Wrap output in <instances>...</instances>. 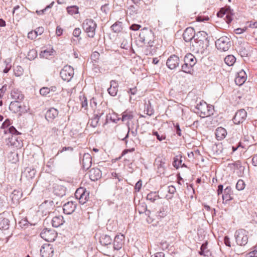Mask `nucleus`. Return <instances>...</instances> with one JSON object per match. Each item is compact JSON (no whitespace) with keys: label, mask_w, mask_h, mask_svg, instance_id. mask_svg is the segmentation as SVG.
Returning a JSON list of instances; mask_svg holds the SVG:
<instances>
[{"label":"nucleus","mask_w":257,"mask_h":257,"mask_svg":"<svg viewBox=\"0 0 257 257\" xmlns=\"http://www.w3.org/2000/svg\"><path fill=\"white\" fill-rule=\"evenodd\" d=\"M11 95L12 98L16 100V101L11 103L10 108L14 111L20 113L27 111V109L24 108V104L19 102V100H22L24 97L21 92L18 89H14L12 91Z\"/></svg>","instance_id":"obj_1"},{"label":"nucleus","mask_w":257,"mask_h":257,"mask_svg":"<svg viewBox=\"0 0 257 257\" xmlns=\"http://www.w3.org/2000/svg\"><path fill=\"white\" fill-rule=\"evenodd\" d=\"M192 43L191 48L195 53L206 55L209 45V41L194 40Z\"/></svg>","instance_id":"obj_2"},{"label":"nucleus","mask_w":257,"mask_h":257,"mask_svg":"<svg viewBox=\"0 0 257 257\" xmlns=\"http://www.w3.org/2000/svg\"><path fill=\"white\" fill-rule=\"evenodd\" d=\"M82 27L88 37L94 38L97 24L93 20L91 19L85 20L82 24Z\"/></svg>","instance_id":"obj_3"},{"label":"nucleus","mask_w":257,"mask_h":257,"mask_svg":"<svg viewBox=\"0 0 257 257\" xmlns=\"http://www.w3.org/2000/svg\"><path fill=\"white\" fill-rule=\"evenodd\" d=\"M210 106H208L207 104L204 101H200L197 104L195 107L194 112L199 115L201 117L210 116L213 113L210 112Z\"/></svg>","instance_id":"obj_4"},{"label":"nucleus","mask_w":257,"mask_h":257,"mask_svg":"<svg viewBox=\"0 0 257 257\" xmlns=\"http://www.w3.org/2000/svg\"><path fill=\"white\" fill-rule=\"evenodd\" d=\"M236 243L240 246H244L248 242V232L244 229H239L234 233Z\"/></svg>","instance_id":"obj_5"},{"label":"nucleus","mask_w":257,"mask_h":257,"mask_svg":"<svg viewBox=\"0 0 257 257\" xmlns=\"http://www.w3.org/2000/svg\"><path fill=\"white\" fill-rule=\"evenodd\" d=\"M215 45L217 49L225 52L230 48L231 42L228 37L222 36L215 41Z\"/></svg>","instance_id":"obj_6"},{"label":"nucleus","mask_w":257,"mask_h":257,"mask_svg":"<svg viewBox=\"0 0 257 257\" xmlns=\"http://www.w3.org/2000/svg\"><path fill=\"white\" fill-rule=\"evenodd\" d=\"M40 235L46 241L51 242L55 240L57 233L53 229L45 228L42 231Z\"/></svg>","instance_id":"obj_7"},{"label":"nucleus","mask_w":257,"mask_h":257,"mask_svg":"<svg viewBox=\"0 0 257 257\" xmlns=\"http://www.w3.org/2000/svg\"><path fill=\"white\" fill-rule=\"evenodd\" d=\"M179 58L175 54L171 55L169 56L166 62L167 67L171 70L176 69L179 66Z\"/></svg>","instance_id":"obj_8"},{"label":"nucleus","mask_w":257,"mask_h":257,"mask_svg":"<svg viewBox=\"0 0 257 257\" xmlns=\"http://www.w3.org/2000/svg\"><path fill=\"white\" fill-rule=\"evenodd\" d=\"M247 116V112L244 109H240L235 114L233 118V121L236 124L242 123Z\"/></svg>","instance_id":"obj_9"},{"label":"nucleus","mask_w":257,"mask_h":257,"mask_svg":"<svg viewBox=\"0 0 257 257\" xmlns=\"http://www.w3.org/2000/svg\"><path fill=\"white\" fill-rule=\"evenodd\" d=\"M154 164L157 167L158 173L160 175L164 174L166 168L165 159L158 157L155 159Z\"/></svg>","instance_id":"obj_10"},{"label":"nucleus","mask_w":257,"mask_h":257,"mask_svg":"<svg viewBox=\"0 0 257 257\" xmlns=\"http://www.w3.org/2000/svg\"><path fill=\"white\" fill-rule=\"evenodd\" d=\"M54 252V249L52 245L44 244L41 248L40 253L42 257H52Z\"/></svg>","instance_id":"obj_11"},{"label":"nucleus","mask_w":257,"mask_h":257,"mask_svg":"<svg viewBox=\"0 0 257 257\" xmlns=\"http://www.w3.org/2000/svg\"><path fill=\"white\" fill-rule=\"evenodd\" d=\"M3 139L5 141L7 145L9 146H13L18 148V141L12 134H8L7 131H5V136H3Z\"/></svg>","instance_id":"obj_12"},{"label":"nucleus","mask_w":257,"mask_h":257,"mask_svg":"<svg viewBox=\"0 0 257 257\" xmlns=\"http://www.w3.org/2000/svg\"><path fill=\"white\" fill-rule=\"evenodd\" d=\"M195 34V31L193 28L188 27L186 28L183 34L184 41L188 42L191 41L193 39L194 40Z\"/></svg>","instance_id":"obj_13"},{"label":"nucleus","mask_w":257,"mask_h":257,"mask_svg":"<svg viewBox=\"0 0 257 257\" xmlns=\"http://www.w3.org/2000/svg\"><path fill=\"white\" fill-rule=\"evenodd\" d=\"M84 170H88L91 166L92 158L90 154L88 153L84 154L82 159L80 160Z\"/></svg>","instance_id":"obj_14"},{"label":"nucleus","mask_w":257,"mask_h":257,"mask_svg":"<svg viewBox=\"0 0 257 257\" xmlns=\"http://www.w3.org/2000/svg\"><path fill=\"white\" fill-rule=\"evenodd\" d=\"M248 44L245 42H241L237 45L236 50L241 57H246L248 55Z\"/></svg>","instance_id":"obj_15"},{"label":"nucleus","mask_w":257,"mask_h":257,"mask_svg":"<svg viewBox=\"0 0 257 257\" xmlns=\"http://www.w3.org/2000/svg\"><path fill=\"white\" fill-rule=\"evenodd\" d=\"M232 192L231 188L230 186L226 187L223 191V193L222 195V198L223 200V203H227V201L233 199Z\"/></svg>","instance_id":"obj_16"},{"label":"nucleus","mask_w":257,"mask_h":257,"mask_svg":"<svg viewBox=\"0 0 257 257\" xmlns=\"http://www.w3.org/2000/svg\"><path fill=\"white\" fill-rule=\"evenodd\" d=\"M101 171L97 168L91 169L89 172V178L93 181L99 179L101 177Z\"/></svg>","instance_id":"obj_17"},{"label":"nucleus","mask_w":257,"mask_h":257,"mask_svg":"<svg viewBox=\"0 0 257 257\" xmlns=\"http://www.w3.org/2000/svg\"><path fill=\"white\" fill-rule=\"evenodd\" d=\"M124 236L122 234L116 235L114 238L113 248L115 250L121 248L123 244Z\"/></svg>","instance_id":"obj_18"},{"label":"nucleus","mask_w":257,"mask_h":257,"mask_svg":"<svg viewBox=\"0 0 257 257\" xmlns=\"http://www.w3.org/2000/svg\"><path fill=\"white\" fill-rule=\"evenodd\" d=\"M246 74L243 70L237 73V76L235 78L234 81L236 85L240 86L242 85L246 79Z\"/></svg>","instance_id":"obj_19"},{"label":"nucleus","mask_w":257,"mask_h":257,"mask_svg":"<svg viewBox=\"0 0 257 257\" xmlns=\"http://www.w3.org/2000/svg\"><path fill=\"white\" fill-rule=\"evenodd\" d=\"M11 61V58H8L0 64V71L5 73H8L12 68Z\"/></svg>","instance_id":"obj_20"},{"label":"nucleus","mask_w":257,"mask_h":257,"mask_svg":"<svg viewBox=\"0 0 257 257\" xmlns=\"http://www.w3.org/2000/svg\"><path fill=\"white\" fill-rule=\"evenodd\" d=\"M110 83V87L107 89L108 92L111 96H114L118 91V83L115 80H111Z\"/></svg>","instance_id":"obj_21"},{"label":"nucleus","mask_w":257,"mask_h":257,"mask_svg":"<svg viewBox=\"0 0 257 257\" xmlns=\"http://www.w3.org/2000/svg\"><path fill=\"white\" fill-rule=\"evenodd\" d=\"M58 114V111L56 109L51 108L46 112L45 117L48 121L53 120Z\"/></svg>","instance_id":"obj_22"},{"label":"nucleus","mask_w":257,"mask_h":257,"mask_svg":"<svg viewBox=\"0 0 257 257\" xmlns=\"http://www.w3.org/2000/svg\"><path fill=\"white\" fill-rule=\"evenodd\" d=\"M103 114V112H98L94 114V117L88 121V124L93 127H96L98 125L100 117Z\"/></svg>","instance_id":"obj_23"},{"label":"nucleus","mask_w":257,"mask_h":257,"mask_svg":"<svg viewBox=\"0 0 257 257\" xmlns=\"http://www.w3.org/2000/svg\"><path fill=\"white\" fill-rule=\"evenodd\" d=\"M56 52L53 48H49L41 51L40 55L41 57L49 59L55 55Z\"/></svg>","instance_id":"obj_24"},{"label":"nucleus","mask_w":257,"mask_h":257,"mask_svg":"<svg viewBox=\"0 0 257 257\" xmlns=\"http://www.w3.org/2000/svg\"><path fill=\"white\" fill-rule=\"evenodd\" d=\"M227 135L226 130L223 127H219L215 130V135L218 140H221L225 138Z\"/></svg>","instance_id":"obj_25"},{"label":"nucleus","mask_w":257,"mask_h":257,"mask_svg":"<svg viewBox=\"0 0 257 257\" xmlns=\"http://www.w3.org/2000/svg\"><path fill=\"white\" fill-rule=\"evenodd\" d=\"M74 74V69L70 65H65V76L67 77L65 78V81H70L73 77Z\"/></svg>","instance_id":"obj_26"},{"label":"nucleus","mask_w":257,"mask_h":257,"mask_svg":"<svg viewBox=\"0 0 257 257\" xmlns=\"http://www.w3.org/2000/svg\"><path fill=\"white\" fill-rule=\"evenodd\" d=\"M194 40L209 41L207 34L204 31H199L196 33Z\"/></svg>","instance_id":"obj_27"},{"label":"nucleus","mask_w":257,"mask_h":257,"mask_svg":"<svg viewBox=\"0 0 257 257\" xmlns=\"http://www.w3.org/2000/svg\"><path fill=\"white\" fill-rule=\"evenodd\" d=\"M76 205L73 201H70L65 203V214H70L74 212Z\"/></svg>","instance_id":"obj_28"},{"label":"nucleus","mask_w":257,"mask_h":257,"mask_svg":"<svg viewBox=\"0 0 257 257\" xmlns=\"http://www.w3.org/2000/svg\"><path fill=\"white\" fill-rule=\"evenodd\" d=\"M184 60H185L187 63L190 64L192 66H194L197 62L196 58L191 53L187 54L184 58Z\"/></svg>","instance_id":"obj_29"},{"label":"nucleus","mask_w":257,"mask_h":257,"mask_svg":"<svg viewBox=\"0 0 257 257\" xmlns=\"http://www.w3.org/2000/svg\"><path fill=\"white\" fill-rule=\"evenodd\" d=\"M134 117L133 112L130 110H126L122 113L121 120L122 121H127L132 120Z\"/></svg>","instance_id":"obj_30"},{"label":"nucleus","mask_w":257,"mask_h":257,"mask_svg":"<svg viewBox=\"0 0 257 257\" xmlns=\"http://www.w3.org/2000/svg\"><path fill=\"white\" fill-rule=\"evenodd\" d=\"M111 241L112 239L109 235L106 234L102 235L100 237V242L103 245L106 246L110 244Z\"/></svg>","instance_id":"obj_31"},{"label":"nucleus","mask_w":257,"mask_h":257,"mask_svg":"<svg viewBox=\"0 0 257 257\" xmlns=\"http://www.w3.org/2000/svg\"><path fill=\"white\" fill-rule=\"evenodd\" d=\"M63 218L62 216H55L52 220V224L53 227H58L63 223Z\"/></svg>","instance_id":"obj_32"},{"label":"nucleus","mask_w":257,"mask_h":257,"mask_svg":"<svg viewBox=\"0 0 257 257\" xmlns=\"http://www.w3.org/2000/svg\"><path fill=\"white\" fill-rule=\"evenodd\" d=\"M217 15L218 17H223L225 15V19H226V21L227 24H229L232 21L231 16L228 14H226V12L223 8L221 9L220 11L217 13Z\"/></svg>","instance_id":"obj_33"},{"label":"nucleus","mask_w":257,"mask_h":257,"mask_svg":"<svg viewBox=\"0 0 257 257\" xmlns=\"http://www.w3.org/2000/svg\"><path fill=\"white\" fill-rule=\"evenodd\" d=\"M56 89V88L55 86H52L51 88H48L47 87H43L40 89V93L41 95L45 96L47 94H48L51 91H55Z\"/></svg>","instance_id":"obj_34"},{"label":"nucleus","mask_w":257,"mask_h":257,"mask_svg":"<svg viewBox=\"0 0 257 257\" xmlns=\"http://www.w3.org/2000/svg\"><path fill=\"white\" fill-rule=\"evenodd\" d=\"M184 64H183L181 67L182 71L186 73L191 74V72L193 70V66L191 65L190 64H189L188 63H187V62H186L185 60H184Z\"/></svg>","instance_id":"obj_35"},{"label":"nucleus","mask_w":257,"mask_h":257,"mask_svg":"<svg viewBox=\"0 0 257 257\" xmlns=\"http://www.w3.org/2000/svg\"><path fill=\"white\" fill-rule=\"evenodd\" d=\"M75 156V153L73 152V148L72 147H65V157L67 159L71 160Z\"/></svg>","instance_id":"obj_36"},{"label":"nucleus","mask_w":257,"mask_h":257,"mask_svg":"<svg viewBox=\"0 0 257 257\" xmlns=\"http://www.w3.org/2000/svg\"><path fill=\"white\" fill-rule=\"evenodd\" d=\"M160 198L159 195L156 192H151L147 196V199L153 203Z\"/></svg>","instance_id":"obj_37"},{"label":"nucleus","mask_w":257,"mask_h":257,"mask_svg":"<svg viewBox=\"0 0 257 257\" xmlns=\"http://www.w3.org/2000/svg\"><path fill=\"white\" fill-rule=\"evenodd\" d=\"M122 23L120 22H116L111 26V30L114 33H119L122 30Z\"/></svg>","instance_id":"obj_38"},{"label":"nucleus","mask_w":257,"mask_h":257,"mask_svg":"<svg viewBox=\"0 0 257 257\" xmlns=\"http://www.w3.org/2000/svg\"><path fill=\"white\" fill-rule=\"evenodd\" d=\"M236 58L232 55H229L224 58L225 63L229 66H232L235 62Z\"/></svg>","instance_id":"obj_39"},{"label":"nucleus","mask_w":257,"mask_h":257,"mask_svg":"<svg viewBox=\"0 0 257 257\" xmlns=\"http://www.w3.org/2000/svg\"><path fill=\"white\" fill-rule=\"evenodd\" d=\"M182 162L181 157L176 156L174 158L173 165L176 169H178L180 166L186 167L184 164L182 165Z\"/></svg>","instance_id":"obj_40"},{"label":"nucleus","mask_w":257,"mask_h":257,"mask_svg":"<svg viewBox=\"0 0 257 257\" xmlns=\"http://www.w3.org/2000/svg\"><path fill=\"white\" fill-rule=\"evenodd\" d=\"M9 221L4 217L0 218V229H7L9 228Z\"/></svg>","instance_id":"obj_41"},{"label":"nucleus","mask_w":257,"mask_h":257,"mask_svg":"<svg viewBox=\"0 0 257 257\" xmlns=\"http://www.w3.org/2000/svg\"><path fill=\"white\" fill-rule=\"evenodd\" d=\"M150 32H148L146 29H144L139 35L140 41L143 43H146L147 40L145 37L146 35L150 34Z\"/></svg>","instance_id":"obj_42"},{"label":"nucleus","mask_w":257,"mask_h":257,"mask_svg":"<svg viewBox=\"0 0 257 257\" xmlns=\"http://www.w3.org/2000/svg\"><path fill=\"white\" fill-rule=\"evenodd\" d=\"M68 14L70 15L78 13V8L76 6L67 7L66 8Z\"/></svg>","instance_id":"obj_43"},{"label":"nucleus","mask_w":257,"mask_h":257,"mask_svg":"<svg viewBox=\"0 0 257 257\" xmlns=\"http://www.w3.org/2000/svg\"><path fill=\"white\" fill-rule=\"evenodd\" d=\"M88 197L89 193L85 190L79 199V202L82 204H84L88 200Z\"/></svg>","instance_id":"obj_44"},{"label":"nucleus","mask_w":257,"mask_h":257,"mask_svg":"<svg viewBox=\"0 0 257 257\" xmlns=\"http://www.w3.org/2000/svg\"><path fill=\"white\" fill-rule=\"evenodd\" d=\"M131 132V133L132 134V135L134 137H136L137 135L138 132H137V128H136L135 130L130 131V127L129 125H128V131L127 133L125 136V137L122 139V141H124L125 142L126 145L127 146V139L128 138L129 136V133Z\"/></svg>","instance_id":"obj_45"},{"label":"nucleus","mask_w":257,"mask_h":257,"mask_svg":"<svg viewBox=\"0 0 257 257\" xmlns=\"http://www.w3.org/2000/svg\"><path fill=\"white\" fill-rule=\"evenodd\" d=\"M176 192V188L173 186H169L168 187V192L170 195H167L166 197L168 198V199H172L173 197V195Z\"/></svg>","instance_id":"obj_46"},{"label":"nucleus","mask_w":257,"mask_h":257,"mask_svg":"<svg viewBox=\"0 0 257 257\" xmlns=\"http://www.w3.org/2000/svg\"><path fill=\"white\" fill-rule=\"evenodd\" d=\"M79 99L81 101V107L84 108L85 109H86L88 106L86 97L83 95L82 96L80 95L79 96Z\"/></svg>","instance_id":"obj_47"},{"label":"nucleus","mask_w":257,"mask_h":257,"mask_svg":"<svg viewBox=\"0 0 257 257\" xmlns=\"http://www.w3.org/2000/svg\"><path fill=\"white\" fill-rule=\"evenodd\" d=\"M37 56V53L35 49L30 50L27 55V57L29 60L34 59Z\"/></svg>","instance_id":"obj_48"},{"label":"nucleus","mask_w":257,"mask_h":257,"mask_svg":"<svg viewBox=\"0 0 257 257\" xmlns=\"http://www.w3.org/2000/svg\"><path fill=\"white\" fill-rule=\"evenodd\" d=\"M145 111H146V114L149 115H151L154 113V110L152 108L150 102H149L148 104L145 105Z\"/></svg>","instance_id":"obj_49"},{"label":"nucleus","mask_w":257,"mask_h":257,"mask_svg":"<svg viewBox=\"0 0 257 257\" xmlns=\"http://www.w3.org/2000/svg\"><path fill=\"white\" fill-rule=\"evenodd\" d=\"M245 185L244 181L241 179H239L236 184V188L238 190L241 191L244 189Z\"/></svg>","instance_id":"obj_50"},{"label":"nucleus","mask_w":257,"mask_h":257,"mask_svg":"<svg viewBox=\"0 0 257 257\" xmlns=\"http://www.w3.org/2000/svg\"><path fill=\"white\" fill-rule=\"evenodd\" d=\"M5 131H7L8 134H11L13 136V135H19L21 134L13 126L10 127L9 129Z\"/></svg>","instance_id":"obj_51"},{"label":"nucleus","mask_w":257,"mask_h":257,"mask_svg":"<svg viewBox=\"0 0 257 257\" xmlns=\"http://www.w3.org/2000/svg\"><path fill=\"white\" fill-rule=\"evenodd\" d=\"M147 205L143 203L142 204H139L136 210L138 211L140 214L144 213L145 211H146Z\"/></svg>","instance_id":"obj_52"},{"label":"nucleus","mask_w":257,"mask_h":257,"mask_svg":"<svg viewBox=\"0 0 257 257\" xmlns=\"http://www.w3.org/2000/svg\"><path fill=\"white\" fill-rule=\"evenodd\" d=\"M84 190L85 189L83 188H79L77 189L75 192V196L76 198L79 199Z\"/></svg>","instance_id":"obj_53"},{"label":"nucleus","mask_w":257,"mask_h":257,"mask_svg":"<svg viewBox=\"0 0 257 257\" xmlns=\"http://www.w3.org/2000/svg\"><path fill=\"white\" fill-rule=\"evenodd\" d=\"M153 135L156 137L157 140L162 141L165 139L166 136L164 135H160L157 132H153Z\"/></svg>","instance_id":"obj_54"},{"label":"nucleus","mask_w":257,"mask_h":257,"mask_svg":"<svg viewBox=\"0 0 257 257\" xmlns=\"http://www.w3.org/2000/svg\"><path fill=\"white\" fill-rule=\"evenodd\" d=\"M37 36V34L36 33L35 31H32L28 34V38L31 40L35 39Z\"/></svg>","instance_id":"obj_55"},{"label":"nucleus","mask_w":257,"mask_h":257,"mask_svg":"<svg viewBox=\"0 0 257 257\" xmlns=\"http://www.w3.org/2000/svg\"><path fill=\"white\" fill-rule=\"evenodd\" d=\"M23 69L21 66H17L15 70V74L16 76H19L23 74Z\"/></svg>","instance_id":"obj_56"},{"label":"nucleus","mask_w":257,"mask_h":257,"mask_svg":"<svg viewBox=\"0 0 257 257\" xmlns=\"http://www.w3.org/2000/svg\"><path fill=\"white\" fill-rule=\"evenodd\" d=\"M81 33V31L80 28H75L73 32V35L75 37H78Z\"/></svg>","instance_id":"obj_57"},{"label":"nucleus","mask_w":257,"mask_h":257,"mask_svg":"<svg viewBox=\"0 0 257 257\" xmlns=\"http://www.w3.org/2000/svg\"><path fill=\"white\" fill-rule=\"evenodd\" d=\"M142 186V182L141 180L138 181L135 185V189L136 191L139 192Z\"/></svg>","instance_id":"obj_58"},{"label":"nucleus","mask_w":257,"mask_h":257,"mask_svg":"<svg viewBox=\"0 0 257 257\" xmlns=\"http://www.w3.org/2000/svg\"><path fill=\"white\" fill-rule=\"evenodd\" d=\"M37 36L42 35L44 31V29L42 27H39L35 30Z\"/></svg>","instance_id":"obj_59"},{"label":"nucleus","mask_w":257,"mask_h":257,"mask_svg":"<svg viewBox=\"0 0 257 257\" xmlns=\"http://www.w3.org/2000/svg\"><path fill=\"white\" fill-rule=\"evenodd\" d=\"M168 246L169 244L166 241L161 242L160 243V248H162V250H165L167 249Z\"/></svg>","instance_id":"obj_60"},{"label":"nucleus","mask_w":257,"mask_h":257,"mask_svg":"<svg viewBox=\"0 0 257 257\" xmlns=\"http://www.w3.org/2000/svg\"><path fill=\"white\" fill-rule=\"evenodd\" d=\"M224 243L226 246L228 247H231V242L230 241V238L227 236H225L224 237Z\"/></svg>","instance_id":"obj_61"},{"label":"nucleus","mask_w":257,"mask_h":257,"mask_svg":"<svg viewBox=\"0 0 257 257\" xmlns=\"http://www.w3.org/2000/svg\"><path fill=\"white\" fill-rule=\"evenodd\" d=\"M141 26L138 24H133L130 26V29L133 31H137L140 29Z\"/></svg>","instance_id":"obj_62"},{"label":"nucleus","mask_w":257,"mask_h":257,"mask_svg":"<svg viewBox=\"0 0 257 257\" xmlns=\"http://www.w3.org/2000/svg\"><path fill=\"white\" fill-rule=\"evenodd\" d=\"M137 88L136 87H135L134 88H130L129 90L127 91V92L128 94H130L131 95H135L137 92Z\"/></svg>","instance_id":"obj_63"},{"label":"nucleus","mask_w":257,"mask_h":257,"mask_svg":"<svg viewBox=\"0 0 257 257\" xmlns=\"http://www.w3.org/2000/svg\"><path fill=\"white\" fill-rule=\"evenodd\" d=\"M99 56L100 54L98 52H94L92 54L91 58L92 60H96V59H98L99 58Z\"/></svg>","instance_id":"obj_64"}]
</instances>
